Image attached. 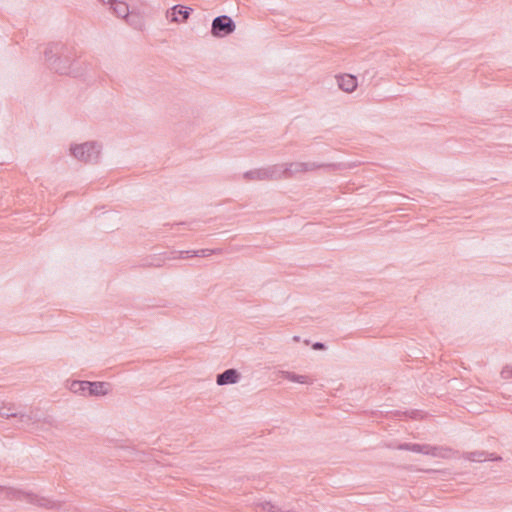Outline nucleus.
<instances>
[{"mask_svg":"<svg viewBox=\"0 0 512 512\" xmlns=\"http://www.w3.org/2000/svg\"><path fill=\"white\" fill-rule=\"evenodd\" d=\"M102 145L97 141L71 144L70 155L85 164H97L100 159Z\"/></svg>","mask_w":512,"mask_h":512,"instance_id":"f03ea898","label":"nucleus"},{"mask_svg":"<svg viewBox=\"0 0 512 512\" xmlns=\"http://www.w3.org/2000/svg\"><path fill=\"white\" fill-rule=\"evenodd\" d=\"M307 165V171H312L318 168H325L327 170H334L337 165L336 164H316L314 162H305Z\"/></svg>","mask_w":512,"mask_h":512,"instance_id":"a211bd4d","label":"nucleus"},{"mask_svg":"<svg viewBox=\"0 0 512 512\" xmlns=\"http://www.w3.org/2000/svg\"><path fill=\"white\" fill-rule=\"evenodd\" d=\"M293 340H294V341H296V342H298V341L300 340V337H299V336H294V337H293Z\"/></svg>","mask_w":512,"mask_h":512,"instance_id":"c85d7f7f","label":"nucleus"},{"mask_svg":"<svg viewBox=\"0 0 512 512\" xmlns=\"http://www.w3.org/2000/svg\"><path fill=\"white\" fill-rule=\"evenodd\" d=\"M5 409V401L0 400V416L8 415L6 412H4Z\"/></svg>","mask_w":512,"mask_h":512,"instance_id":"cd10ccee","label":"nucleus"},{"mask_svg":"<svg viewBox=\"0 0 512 512\" xmlns=\"http://www.w3.org/2000/svg\"><path fill=\"white\" fill-rule=\"evenodd\" d=\"M103 3H105V0H101ZM113 0H107V3L112 2Z\"/></svg>","mask_w":512,"mask_h":512,"instance_id":"c756f323","label":"nucleus"},{"mask_svg":"<svg viewBox=\"0 0 512 512\" xmlns=\"http://www.w3.org/2000/svg\"><path fill=\"white\" fill-rule=\"evenodd\" d=\"M397 413L400 414L399 411ZM401 414L405 415L406 417L416 419L421 414V411H419V410L404 411V412H401Z\"/></svg>","mask_w":512,"mask_h":512,"instance_id":"5701e85b","label":"nucleus"},{"mask_svg":"<svg viewBox=\"0 0 512 512\" xmlns=\"http://www.w3.org/2000/svg\"><path fill=\"white\" fill-rule=\"evenodd\" d=\"M127 22L134 27L140 26V19L137 15H134V14H133V17L130 18V21H127Z\"/></svg>","mask_w":512,"mask_h":512,"instance_id":"a878e982","label":"nucleus"},{"mask_svg":"<svg viewBox=\"0 0 512 512\" xmlns=\"http://www.w3.org/2000/svg\"><path fill=\"white\" fill-rule=\"evenodd\" d=\"M4 412H6L9 415H4L5 418H15L18 414V408L13 403L5 402V409Z\"/></svg>","mask_w":512,"mask_h":512,"instance_id":"6ab92c4d","label":"nucleus"},{"mask_svg":"<svg viewBox=\"0 0 512 512\" xmlns=\"http://www.w3.org/2000/svg\"><path fill=\"white\" fill-rule=\"evenodd\" d=\"M327 346L323 342H315L312 344V349L314 350H326Z\"/></svg>","mask_w":512,"mask_h":512,"instance_id":"bb28decb","label":"nucleus"},{"mask_svg":"<svg viewBox=\"0 0 512 512\" xmlns=\"http://www.w3.org/2000/svg\"><path fill=\"white\" fill-rule=\"evenodd\" d=\"M18 419L16 427L18 429H27L30 428L32 425H35L39 423V418H31L30 415L27 414V412L19 411L17 417Z\"/></svg>","mask_w":512,"mask_h":512,"instance_id":"f8f14e48","label":"nucleus"},{"mask_svg":"<svg viewBox=\"0 0 512 512\" xmlns=\"http://www.w3.org/2000/svg\"><path fill=\"white\" fill-rule=\"evenodd\" d=\"M236 29L234 20L227 15H220L212 20L211 34L216 38H224Z\"/></svg>","mask_w":512,"mask_h":512,"instance_id":"39448f33","label":"nucleus"},{"mask_svg":"<svg viewBox=\"0 0 512 512\" xmlns=\"http://www.w3.org/2000/svg\"><path fill=\"white\" fill-rule=\"evenodd\" d=\"M108 4L117 17L126 18V21H130V18L133 17V11L130 10V6L123 0H113Z\"/></svg>","mask_w":512,"mask_h":512,"instance_id":"1a4fd4ad","label":"nucleus"},{"mask_svg":"<svg viewBox=\"0 0 512 512\" xmlns=\"http://www.w3.org/2000/svg\"><path fill=\"white\" fill-rule=\"evenodd\" d=\"M452 451L450 448H443V447H437V446H431L428 452V455H432L434 457H441L446 458L448 457V454Z\"/></svg>","mask_w":512,"mask_h":512,"instance_id":"f3484780","label":"nucleus"},{"mask_svg":"<svg viewBox=\"0 0 512 512\" xmlns=\"http://www.w3.org/2000/svg\"><path fill=\"white\" fill-rule=\"evenodd\" d=\"M501 377L503 379H509L512 378V367L511 366H505L501 371Z\"/></svg>","mask_w":512,"mask_h":512,"instance_id":"4be33fe9","label":"nucleus"},{"mask_svg":"<svg viewBox=\"0 0 512 512\" xmlns=\"http://www.w3.org/2000/svg\"><path fill=\"white\" fill-rule=\"evenodd\" d=\"M337 83L338 87L347 93L353 92L358 86L357 77L352 74L337 76Z\"/></svg>","mask_w":512,"mask_h":512,"instance_id":"9d476101","label":"nucleus"},{"mask_svg":"<svg viewBox=\"0 0 512 512\" xmlns=\"http://www.w3.org/2000/svg\"><path fill=\"white\" fill-rule=\"evenodd\" d=\"M167 259H171V257L164 256V258L160 257H151L149 259H145L142 263L143 267H161L164 264V261Z\"/></svg>","mask_w":512,"mask_h":512,"instance_id":"dca6fc26","label":"nucleus"},{"mask_svg":"<svg viewBox=\"0 0 512 512\" xmlns=\"http://www.w3.org/2000/svg\"><path fill=\"white\" fill-rule=\"evenodd\" d=\"M192 12V8L177 4L166 11V18L174 23L185 22Z\"/></svg>","mask_w":512,"mask_h":512,"instance_id":"0eeeda50","label":"nucleus"},{"mask_svg":"<svg viewBox=\"0 0 512 512\" xmlns=\"http://www.w3.org/2000/svg\"><path fill=\"white\" fill-rule=\"evenodd\" d=\"M26 412H27L28 415L31 416V418H39V422L44 421V422L50 423L49 421L46 420L45 417H43V415L40 413V411L38 409L30 408Z\"/></svg>","mask_w":512,"mask_h":512,"instance_id":"aec40b11","label":"nucleus"},{"mask_svg":"<svg viewBox=\"0 0 512 512\" xmlns=\"http://www.w3.org/2000/svg\"><path fill=\"white\" fill-rule=\"evenodd\" d=\"M486 460L500 462L503 458L499 454L487 452Z\"/></svg>","mask_w":512,"mask_h":512,"instance_id":"b1692460","label":"nucleus"},{"mask_svg":"<svg viewBox=\"0 0 512 512\" xmlns=\"http://www.w3.org/2000/svg\"><path fill=\"white\" fill-rule=\"evenodd\" d=\"M6 497L10 500L25 501L27 503L46 509H58L61 507L60 502H56L49 498L38 496L31 492H24L15 488H7Z\"/></svg>","mask_w":512,"mask_h":512,"instance_id":"20e7f679","label":"nucleus"},{"mask_svg":"<svg viewBox=\"0 0 512 512\" xmlns=\"http://www.w3.org/2000/svg\"><path fill=\"white\" fill-rule=\"evenodd\" d=\"M282 378L300 384H311L312 381L306 375H300L291 371H281Z\"/></svg>","mask_w":512,"mask_h":512,"instance_id":"4468645a","label":"nucleus"},{"mask_svg":"<svg viewBox=\"0 0 512 512\" xmlns=\"http://www.w3.org/2000/svg\"><path fill=\"white\" fill-rule=\"evenodd\" d=\"M193 250H187V251H178L177 254H178V258H181V259H187V258H191V257H194L195 255L193 254L192 252ZM172 254H176V252H172Z\"/></svg>","mask_w":512,"mask_h":512,"instance_id":"412c9836","label":"nucleus"},{"mask_svg":"<svg viewBox=\"0 0 512 512\" xmlns=\"http://www.w3.org/2000/svg\"><path fill=\"white\" fill-rule=\"evenodd\" d=\"M44 57L47 67L55 73L74 78L84 74V69L78 65L76 60H72L71 50L61 42L48 44L44 51Z\"/></svg>","mask_w":512,"mask_h":512,"instance_id":"f257e3e1","label":"nucleus"},{"mask_svg":"<svg viewBox=\"0 0 512 512\" xmlns=\"http://www.w3.org/2000/svg\"><path fill=\"white\" fill-rule=\"evenodd\" d=\"M399 450L411 451L414 453H421L428 455L430 445L428 444H419V443H400L397 446Z\"/></svg>","mask_w":512,"mask_h":512,"instance_id":"ddd939ff","label":"nucleus"},{"mask_svg":"<svg viewBox=\"0 0 512 512\" xmlns=\"http://www.w3.org/2000/svg\"><path fill=\"white\" fill-rule=\"evenodd\" d=\"M72 393L83 396H105L111 391V384L104 381L72 380L68 385Z\"/></svg>","mask_w":512,"mask_h":512,"instance_id":"7ed1b4c3","label":"nucleus"},{"mask_svg":"<svg viewBox=\"0 0 512 512\" xmlns=\"http://www.w3.org/2000/svg\"><path fill=\"white\" fill-rule=\"evenodd\" d=\"M246 180H273L280 178V166L274 165L268 168L254 169L244 173Z\"/></svg>","mask_w":512,"mask_h":512,"instance_id":"423d86ee","label":"nucleus"},{"mask_svg":"<svg viewBox=\"0 0 512 512\" xmlns=\"http://www.w3.org/2000/svg\"><path fill=\"white\" fill-rule=\"evenodd\" d=\"M116 512H126V511H116Z\"/></svg>","mask_w":512,"mask_h":512,"instance_id":"7c9ffc66","label":"nucleus"},{"mask_svg":"<svg viewBox=\"0 0 512 512\" xmlns=\"http://www.w3.org/2000/svg\"><path fill=\"white\" fill-rule=\"evenodd\" d=\"M307 172V165L304 162H293L282 169L280 166V178L292 177L295 173Z\"/></svg>","mask_w":512,"mask_h":512,"instance_id":"9b49d317","label":"nucleus"},{"mask_svg":"<svg viewBox=\"0 0 512 512\" xmlns=\"http://www.w3.org/2000/svg\"><path fill=\"white\" fill-rule=\"evenodd\" d=\"M241 379V373L235 368H229L217 374L216 383L219 386L236 384Z\"/></svg>","mask_w":512,"mask_h":512,"instance_id":"6e6552de","label":"nucleus"},{"mask_svg":"<svg viewBox=\"0 0 512 512\" xmlns=\"http://www.w3.org/2000/svg\"><path fill=\"white\" fill-rule=\"evenodd\" d=\"M487 451H473V452H464L462 457L465 460L472 462H482L486 460Z\"/></svg>","mask_w":512,"mask_h":512,"instance_id":"2eb2a0df","label":"nucleus"},{"mask_svg":"<svg viewBox=\"0 0 512 512\" xmlns=\"http://www.w3.org/2000/svg\"><path fill=\"white\" fill-rule=\"evenodd\" d=\"M193 254L197 257H205V256H208L209 255V250L208 249H200V250H195V251H192Z\"/></svg>","mask_w":512,"mask_h":512,"instance_id":"393cba45","label":"nucleus"}]
</instances>
